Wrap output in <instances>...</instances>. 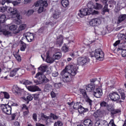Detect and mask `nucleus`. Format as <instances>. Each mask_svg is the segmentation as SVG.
<instances>
[{
	"instance_id": "17",
	"label": "nucleus",
	"mask_w": 126,
	"mask_h": 126,
	"mask_svg": "<svg viewBox=\"0 0 126 126\" xmlns=\"http://www.w3.org/2000/svg\"><path fill=\"white\" fill-rule=\"evenodd\" d=\"M0 34H2L3 35H4V36H7V37H10V36H12V35L11 32L1 29H0Z\"/></svg>"
},
{
	"instance_id": "49",
	"label": "nucleus",
	"mask_w": 126,
	"mask_h": 126,
	"mask_svg": "<svg viewBox=\"0 0 126 126\" xmlns=\"http://www.w3.org/2000/svg\"><path fill=\"white\" fill-rule=\"evenodd\" d=\"M50 118H52V119H53V120H58V119H59V117L57 116V115L51 113L50 114V116H49Z\"/></svg>"
},
{
	"instance_id": "45",
	"label": "nucleus",
	"mask_w": 126,
	"mask_h": 126,
	"mask_svg": "<svg viewBox=\"0 0 126 126\" xmlns=\"http://www.w3.org/2000/svg\"><path fill=\"white\" fill-rule=\"evenodd\" d=\"M121 51V55L123 58H126V49H120Z\"/></svg>"
},
{
	"instance_id": "25",
	"label": "nucleus",
	"mask_w": 126,
	"mask_h": 126,
	"mask_svg": "<svg viewBox=\"0 0 126 126\" xmlns=\"http://www.w3.org/2000/svg\"><path fill=\"white\" fill-rule=\"evenodd\" d=\"M12 91L15 94H18V93H20L21 92V89H20L17 86H14Z\"/></svg>"
},
{
	"instance_id": "48",
	"label": "nucleus",
	"mask_w": 126,
	"mask_h": 126,
	"mask_svg": "<svg viewBox=\"0 0 126 126\" xmlns=\"http://www.w3.org/2000/svg\"><path fill=\"white\" fill-rule=\"evenodd\" d=\"M34 13V10L33 9H30L28 11V12L27 13V16H30L31 15H32Z\"/></svg>"
},
{
	"instance_id": "39",
	"label": "nucleus",
	"mask_w": 126,
	"mask_h": 126,
	"mask_svg": "<svg viewBox=\"0 0 126 126\" xmlns=\"http://www.w3.org/2000/svg\"><path fill=\"white\" fill-rule=\"evenodd\" d=\"M94 7L95 9H101L103 8V5L100 3H96Z\"/></svg>"
},
{
	"instance_id": "27",
	"label": "nucleus",
	"mask_w": 126,
	"mask_h": 126,
	"mask_svg": "<svg viewBox=\"0 0 126 126\" xmlns=\"http://www.w3.org/2000/svg\"><path fill=\"white\" fill-rule=\"evenodd\" d=\"M118 37L119 40H121L122 42H126V35L123 33H119L118 35Z\"/></svg>"
},
{
	"instance_id": "19",
	"label": "nucleus",
	"mask_w": 126,
	"mask_h": 126,
	"mask_svg": "<svg viewBox=\"0 0 126 126\" xmlns=\"http://www.w3.org/2000/svg\"><path fill=\"white\" fill-rule=\"evenodd\" d=\"M83 123L85 126H92L93 125V122L90 119L85 118Z\"/></svg>"
},
{
	"instance_id": "1",
	"label": "nucleus",
	"mask_w": 126,
	"mask_h": 126,
	"mask_svg": "<svg viewBox=\"0 0 126 126\" xmlns=\"http://www.w3.org/2000/svg\"><path fill=\"white\" fill-rule=\"evenodd\" d=\"M78 69V66L74 63H71L66 66L65 68L61 72L62 80L64 83L72 81L73 76L76 75Z\"/></svg>"
},
{
	"instance_id": "41",
	"label": "nucleus",
	"mask_w": 126,
	"mask_h": 126,
	"mask_svg": "<svg viewBox=\"0 0 126 126\" xmlns=\"http://www.w3.org/2000/svg\"><path fill=\"white\" fill-rule=\"evenodd\" d=\"M40 4H42L43 6L44 7H47L48 6V2L45 0H40Z\"/></svg>"
},
{
	"instance_id": "58",
	"label": "nucleus",
	"mask_w": 126,
	"mask_h": 126,
	"mask_svg": "<svg viewBox=\"0 0 126 126\" xmlns=\"http://www.w3.org/2000/svg\"><path fill=\"white\" fill-rule=\"evenodd\" d=\"M39 95H40V94H33V99H34V100H38L39 99Z\"/></svg>"
},
{
	"instance_id": "24",
	"label": "nucleus",
	"mask_w": 126,
	"mask_h": 126,
	"mask_svg": "<svg viewBox=\"0 0 126 126\" xmlns=\"http://www.w3.org/2000/svg\"><path fill=\"white\" fill-rule=\"evenodd\" d=\"M25 28H26V25L22 24V25H20L19 27L18 30L15 31L14 32V34H17L18 33H19L20 31H22V30H24Z\"/></svg>"
},
{
	"instance_id": "46",
	"label": "nucleus",
	"mask_w": 126,
	"mask_h": 126,
	"mask_svg": "<svg viewBox=\"0 0 126 126\" xmlns=\"http://www.w3.org/2000/svg\"><path fill=\"white\" fill-rule=\"evenodd\" d=\"M9 29L10 30L14 31L15 30H16V29H17V26L15 25H12L9 27Z\"/></svg>"
},
{
	"instance_id": "56",
	"label": "nucleus",
	"mask_w": 126,
	"mask_h": 126,
	"mask_svg": "<svg viewBox=\"0 0 126 126\" xmlns=\"http://www.w3.org/2000/svg\"><path fill=\"white\" fill-rule=\"evenodd\" d=\"M49 81H50V80L47 78V77H46V76H45V77L42 81V83H47V82H49Z\"/></svg>"
},
{
	"instance_id": "36",
	"label": "nucleus",
	"mask_w": 126,
	"mask_h": 126,
	"mask_svg": "<svg viewBox=\"0 0 126 126\" xmlns=\"http://www.w3.org/2000/svg\"><path fill=\"white\" fill-rule=\"evenodd\" d=\"M81 105V103L80 102H76L74 103V105L73 106L74 110H78Z\"/></svg>"
},
{
	"instance_id": "30",
	"label": "nucleus",
	"mask_w": 126,
	"mask_h": 126,
	"mask_svg": "<svg viewBox=\"0 0 126 126\" xmlns=\"http://www.w3.org/2000/svg\"><path fill=\"white\" fill-rule=\"evenodd\" d=\"M47 68L48 65H41L39 67H38V69L42 71V72H46Z\"/></svg>"
},
{
	"instance_id": "59",
	"label": "nucleus",
	"mask_w": 126,
	"mask_h": 126,
	"mask_svg": "<svg viewBox=\"0 0 126 126\" xmlns=\"http://www.w3.org/2000/svg\"><path fill=\"white\" fill-rule=\"evenodd\" d=\"M32 119L35 122H37V114L36 113H34L32 115Z\"/></svg>"
},
{
	"instance_id": "16",
	"label": "nucleus",
	"mask_w": 126,
	"mask_h": 126,
	"mask_svg": "<svg viewBox=\"0 0 126 126\" xmlns=\"http://www.w3.org/2000/svg\"><path fill=\"white\" fill-rule=\"evenodd\" d=\"M53 60L54 61L61 60L63 57V54L61 52H58L55 53L53 55Z\"/></svg>"
},
{
	"instance_id": "12",
	"label": "nucleus",
	"mask_w": 126,
	"mask_h": 126,
	"mask_svg": "<svg viewBox=\"0 0 126 126\" xmlns=\"http://www.w3.org/2000/svg\"><path fill=\"white\" fill-rule=\"evenodd\" d=\"M117 23L118 24L120 23H124L125 24L126 23V14L120 15L118 17Z\"/></svg>"
},
{
	"instance_id": "22",
	"label": "nucleus",
	"mask_w": 126,
	"mask_h": 126,
	"mask_svg": "<svg viewBox=\"0 0 126 126\" xmlns=\"http://www.w3.org/2000/svg\"><path fill=\"white\" fill-rule=\"evenodd\" d=\"M52 90H53V86L49 84L45 85L44 88L45 92H49L50 91H52Z\"/></svg>"
},
{
	"instance_id": "47",
	"label": "nucleus",
	"mask_w": 126,
	"mask_h": 126,
	"mask_svg": "<svg viewBox=\"0 0 126 126\" xmlns=\"http://www.w3.org/2000/svg\"><path fill=\"white\" fill-rule=\"evenodd\" d=\"M16 60L18 62H21V57H20V55H18V54L14 55Z\"/></svg>"
},
{
	"instance_id": "20",
	"label": "nucleus",
	"mask_w": 126,
	"mask_h": 126,
	"mask_svg": "<svg viewBox=\"0 0 126 126\" xmlns=\"http://www.w3.org/2000/svg\"><path fill=\"white\" fill-rule=\"evenodd\" d=\"M61 13L59 10H55L53 13V17L54 19H58L61 17Z\"/></svg>"
},
{
	"instance_id": "52",
	"label": "nucleus",
	"mask_w": 126,
	"mask_h": 126,
	"mask_svg": "<svg viewBox=\"0 0 126 126\" xmlns=\"http://www.w3.org/2000/svg\"><path fill=\"white\" fill-rule=\"evenodd\" d=\"M87 6L89 8H92L93 7V2L92 1H89L87 4Z\"/></svg>"
},
{
	"instance_id": "26",
	"label": "nucleus",
	"mask_w": 126,
	"mask_h": 126,
	"mask_svg": "<svg viewBox=\"0 0 126 126\" xmlns=\"http://www.w3.org/2000/svg\"><path fill=\"white\" fill-rule=\"evenodd\" d=\"M120 47L117 49V51H120V50H126V42L123 41L122 43L120 44Z\"/></svg>"
},
{
	"instance_id": "5",
	"label": "nucleus",
	"mask_w": 126,
	"mask_h": 126,
	"mask_svg": "<svg viewBox=\"0 0 126 126\" xmlns=\"http://www.w3.org/2000/svg\"><path fill=\"white\" fill-rule=\"evenodd\" d=\"M0 107L2 110V112L6 115H11V106L8 104H0Z\"/></svg>"
},
{
	"instance_id": "51",
	"label": "nucleus",
	"mask_w": 126,
	"mask_h": 126,
	"mask_svg": "<svg viewBox=\"0 0 126 126\" xmlns=\"http://www.w3.org/2000/svg\"><path fill=\"white\" fill-rule=\"evenodd\" d=\"M44 9H45V8L43 6H40L37 10L38 13H42V12L44 11Z\"/></svg>"
},
{
	"instance_id": "3",
	"label": "nucleus",
	"mask_w": 126,
	"mask_h": 126,
	"mask_svg": "<svg viewBox=\"0 0 126 126\" xmlns=\"http://www.w3.org/2000/svg\"><path fill=\"white\" fill-rule=\"evenodd\" d=\"M94 54L95 59L98 61H104V57L105 55L104 54V52H102V49H96Z\"/></svg>"
},
{
	"instance_id": "28",
	"label": "nucleus",
	"mask_w": 126,
	"mask_h": 126,
	"mask_svg": "<svg viewBox=\"0 0 126 126\" xmlns=\"http://www.w3.org/2000/svg\"><path fill=\"white\" fill-rule=\"evenodd\" d=\"M20 69V67H18L14 68L12 71H11L10 76L11 77H13L15 75H16V73H17V71Z\"/></svg>"
},
{
	"instance_id": "9",
	"label": "nucleus",
	"mask_w": 126,
	"mask_h": 126,
	"mask_svg": "<svg viewBox=\"0 0 126 126\" xmlns=\"http://www.w3.org/2000/svg\"><path fill=\"white\" fill-rule=\"evenodd\" d=\"M55 44L57 45V46H59V47H61L63 44V35L60 34L57 37Z\"/></svg>"
},
{
	"instance_id": "53",
	"label": "nucleus",
	"mask_w": 126,
	"mask_h": 126,
	"mask_svg": "<svg viewBox=\"0 0 126 126\" xmlns=\"http://www.w3.org/2000/svg\"><path fill=\"white\" fill-rule=\"evenodd\" d=\"M41 0H39L37 1H36L34 3V6H35V7H38V6H40V4H41Z\"/></svg>"
},
{
	"instance_id": "61",
	"label": "nucleus",
	"mask_w": 126,
	"mask_h": 126,
	"mask_svg": "<svg viewBox=\"0 0 126 126\" xmlns=\"http://www.w3.org/2000/svg\"><path fill=\"white\" fill-rule=\"evenodd\" d=\"M93 116L94 118H98V117H99V112H94Z\"/></svg>"
},
{
	"instance_id": "8",
	"label": "nucleus",
	"mask_w": 126,
	"mask_h": 126,
	"mask_svg": "<svg viewBox=\"0 0 126 126\" xmlns=\"http://www.w3.org/2000/svg\"><path fill=\"white\" fill-rule=\"evenodd\" d=\"M77 63L80 65H84L89 63V59L84 57H79L77 59Z\"/></svg>"
},
{
	"instance_id": "11",
	"label": "nucleus",
	"mask_w": 126,
	"mask_h": 126,
	"mask_svg": "<svg viewBox=\"0 0 126 126\" xmlns=\"http://www.w3.org/2000/svg\"><path fill=\"white\" fill-rule=\"evenodd\" d=\"M24 36L26 38L28 42H32L34 40V34L31 32H28Z\"/></svg>"
},
{
	"instance_id": "42",
	"label": "nucleus",
	"mask_w": 126,
	"mask_h": 126,
	"mask_svg": "<svg viewBox=\"0 0 126 126\" xmlns=\"http://www.w3.org/2000/svg\"><path fill=\"white\" fill-rule=\"evenodd\" d=\"M1 93H3L4 94V97L5 99H9L10 96L9 94L6 92H1Z\"/></svg>"
},
{
	"instance_id": "37",
	"label": "nucleus",
	"mask_w": 126,
	"mask_h": 126,
	"mask_svg": "<svg viewBox=\"0 0 126 126\" xmlns=\"http://www.w3.org/2000/svg\"><path fill=\"white\" fill-rule=\"evenodd\" d=\"M6 18V17L5 16V15H1L0 16V23H4Z\"/></svg>"
},
{
	"instance_id": "43",
	"label": "nucleus",
	"mask_w": 126,
	"mask_h": 126,
	"mask_svg": "<svg viewBox=\"0 0 126 126\" xmlns=\"http://www.w3.org/2000/svg\"><path fill=\"white\" fill-rule=\"evenodd\" d=\"M119 91L121 94V99L122 100H123L124 101L126 99V94L124 92H121V90H119Z\"/></svg>"
},
{
	"instance_id": "2",
	"label": "nucleus",
	"mask_w": 126,
	"mask_h": 126,
	"mask_svg": "<svg viewBox=\"0 0 126 126\" xmlns=\"http://www.w3.org/2000/svg\"><path fill=\"white\" fill-rule=\"evenodd\" d=\"M94 126H117L115 124L114 119H111L109 124L106 120H98L94 124Z\"/></svg>"
},
{
	"instance_id": "23",
	"label": "nucleus",
	"mask_w": 126,
	"mask_h": 126,
	"mask_svg": "<svg viewBox=\"0 0 126 126\" xmlns=\"http://www.w3.org/2000/svg\"><path fill=\"white\" fill-rule=\"evenodd\" d=\"M94 88H95V86L93 84H89L86 86L85 89L88 92H91L92 90H94Z\"/></svg>"
},
{
	"instance_id": "13",
	"label": "nucleus",
	"mask_w": 126,
	"mask_h": 126,
	"mask_svg": "<svg viewBox=\"0 0 126 126\" xmlns=\"http://www.w3.org/2000/svg\"><path fill=\"white\" fill-rule=\"evenodd\" d=\"M26 88L29 91L31 92H36V91H40V89L37 86H26Z\"/></svg>"
},
{
	"instance_id": "50",
	"label": "nucleus",
	"mask_w": 126,
	"mask_h": 126,
	"mask_svg": "<svg viewBox=\"0 0 126 126\" xmlns=\"http://www.w3.org/2000/svg\"><path fill=\"white\" fill-rule=\"evenodd\" d=\"M54 126H63V122L61 121H57L54 123Z\"/></svg>"
},
{
	"instance_id": "60",
	"label": "nucleus",
	"mask_w": 126,
	"mask_h": 126,
	"mask_svg": "<svg viewBox=\"0 0 126 126\" xmlns=\"http://www.w3.org/2000/svg\"><path fill=\"white\" fill-rule=\"evenodd\" d=\"M22 110H29V108L25 104H23V106L22 107Z\"/></svg>"
},
{
	"instance_id": "4",
	"label": "nucleus",
	"mask_w": 126,
	"mask_h": 126,
	"mask_svg": "<svg viewBox=\"0 0 126 126\" xmlns=\"http://www.w3.org/2000/svg\"><path fill=\"white\" fill-rule=\"evenodd\" d=\"M10 14H16L17 13V9L15 8H11L10 7H0V12H4L6 11Z\"/></svg>"
},
{
	"instance_id": "32",
	"label": "nucleus",
	"mask_w": 126,
	"mask_h": 126,
	"mask_svg": "<svg viewBox=\"0 0 126 126\" xmlns=\"http://www.w3.org/2000/svg\"><path fill=\"white\" fill-rule=\"evenodd\" d=\"M69 3V1L68 0H62L61 4L63 6V7H67L68 6V4Z\"/></svg>"
},
{
	"instance_id": "15",
	"label": "nucleus",
	"mask_w": 126,
	"mask_h": 126,
	"mask_svg": "<svg viewBox=\"0 0 126 126\" xmlns=\"http://www.w3.org/2000/svg\"><path fill=\"white\" fill-rule=\"evenodd\" d=\"M46 63H53L55 62V59H54L53 56H52V57L50 56L49 51L46 53Z\"/></svg>"
},
{
	"instance_id": "14",
	"label": "nucleus",
	"mask_w": 126,
	"mask_h": 126,
	"mask_svg": "<svg viewBox=\"0 0 126 126\" xmlns=\"http://www.w3.org/2000/svg\"><path fill=\"white\" fill-rule=\"evenodd\" d=\"M94 95L96 98H100L101 96L103 95V91H102V89L100 88L96 89L95 91L94 92Z\"/></svg>"
},
{
	"instance_id": "6",
	"label": "nucleus",
	"mask_w": 126,
	"mask_h": 126,
	"mask_svg": "<svg viewBox=\"0 0 126 126\" xmlns=\"http://www.w3.org/2000/svg\"><path fill=\"white\" fill-rule=\"evenodd\" d=\"M109 97L112 100V101H114V102H117V101H119L121 97H120V95L118 93L113 92L109 94Z\"/></svg>"
},
{
	"instance_id": "34",
	"label": "nucleus",
	"mask_w": 126,
	"mask_h": 126,
	"mask_svg": "<svg viewBox=\"0 0 126 126\" xmlns=\"http://www.w3.org/2000/svg\"><path fill=\"white\" fill-rule=\"evenodd\" d=\"M80 94H82L84 98H88V95H87V94L86 93V91L83 89H80Z\"/></svg>"
},
{
	"instance_id": "7",
	"label": "nucleus",
	"mask_w": 126,
	"mask_h": 126,
	"mask_svg": "<svg viewBox=\"0 0 126 126\" xmlns=\"http://www.w3.org/2000/svg\"><path fill=\"white\" fill-rule=\"evenodd\" d=\"M90 10L87 8L82 9L79 10L78 15L80 17H83L84 16H86V15H89L91 12H89Z\"/></svg>"
},
{
	"instance_id": "38",
	"label": "nucleus",
	"mask_w": 126,
	"mask_h": 126,
	"mask_svg": "<svg viewBox=\"0 0 126 126\" xmlns=\"http://www.w3.org/2000/svg\"><path fill=\"white\" fill-rule=\"evenodd\" d=\"M25 49H26V44L23 41H21L20 48L21 51H25Z\"/></svg>"
},
{
	"instance_id": "40",
	"label": "nucleus",
	"mask_w": 126,
	"mask_h": 126,
	"mask_svg": "<svg viewBox=\"0 0 126 126\" xmlns=\"http://www.w3.org/2000/svg\"><path fill=\"white\" fill-rule=\"evenodd\" d=\"M62 51L63 52H64V53H66V52H68V47H67V46L64 45V46H63L62 47Z\"/></svg>"
},
{
	"instance_id": "64",
	"label": "nucleus",
	"mask_w": 126,
	"mask_h": 126,
	"mask_svg": "<svg viewBox=\"0 0 126 126\" xmlns=\"http://www.w3.org/2000/svg\"><path fill=\"white\" fill-rule=\"evenodd\" d=\"M50 95L52 98H56V93H55L54 92H51Z\"/></svg>"
},
{
	"instance_id": "55",
	"label": "nucleus",
	"mask_w": 126,
	"mask_h": 126,
	"mask_svg": "<svg viewBox=\"0 0 126 126\" xmlns=\"http://www.w3.org/2000/svg\"><path fill=\"white\" fill-rule=\"evenodd\" d=\"M122 42H123L122 40H118L117 41H116L115 42V43H114L113 45L114 46V47H117V46H118V45H119V44H122Z\"/></svg>"
},
{
	"instance_id": "57",
	"label": "nucleus",
	"mask_w": 126,
	"mask_h": 126,
	"mask_svg": "<svg viewBox=\"0 0 126 126\" xmlns=\"http://www.w3.org/2000/svg\"><path fill=\"white\" fill-rule=\"evenodd\" d=\"M27 99L29 101H32L33 100V96L31 95H29L27 96Z\"/></svg>"
},
{
	"instance_id": "35",
	"label": "nucleus",
	"mask_w": 126,
	"mask_h": 126,
	"mask_svg": "<svg viewBox=\"0 0 126 126\" xmlns=\"http://www.w3.org/2000/svg\"><path fill=\"white\" fill-rule=\"evenodd\" d=\"M121 113V110L120 109H112L111 110V114L112 115H116V114H119Z\"/></svg>"
},
{
	"instance_id": "29",
	"label": "nucleus",
	"mask_w": 126,
	"mask_h": 126,
	"mask_svg": "<svg viewBox=\"0 0 126 126\" xmlns=\"http://www.w3.org/2000/svg\"><path fill=\"white\" fill-rule=\"evenodd\" d=\"M15 14H16L17 19L15 20V23H16V24H17L18 25H19V24L21 23V20H20L21 19V18H20V14H18L17 12Z\"/></svg>"
},
{
	"instance_id": "62",
	"label": "nucleus",
	"mask_w": 126,
	"mask_h": 126,
	"mask_svg": "<svg viewBox=\"0 0 126 126\" xmlns=\"http://www.w3.org/2000/svg\"><path fill=\"white\" fill-rule=\"evenodd\" d=\"M31 2V0H24L23 1L24 4H28V3H30Z\"/></svg>"
},
{
	"instance_id": "33",
	"label": "nucleus",
	"mask_w": 126,
	"mask_h": 126,
	"mask_svg": "<svg viewBox=\"0 0 126 126\" xmlns=\"http://www.w3.org/2000/svg\"><path fill=\"white\" fill-rule=\"evenodd\" d=\"M109 10L108 9V4H105L103 8L102 9V11L101 12L102 14H105V12H109Z\"/></svg>"
},
{
	"instance_id": "31",
	"label": "nucleus",
	"mask_w": 126,
	"mask_h": 126,
	"mask_svg": "<svg viewBox=\"0 0 126 126\" xmlns=\"http://www.w3.org/2000/svg\"><path fill=\"white\" fill-rule=\"evenodd\" d=\"M40 117L42 121H48L50 119V116H47L44 113H40Z\"/></svg>"
},
{
	"instance_id": "21",
	"label": "nucleus",
	"mask_w": 126,
	"mask_h": 126,
	"mask_svg": "<svg viewBox=\"0 0 126 126\" xmlns=\"http://www.w3.org/2000/svg\"><path fill=\"white\" fill-rule=\"evenodd\" d=\"M78 111L79 113V114H83V113H86V112H88L89 110L88 108H85L81 105V104L80 105L79 108L78 109Z\"/></svg>"
},
{
	"instance_id": "54",
	"label": "nucleus",
	"mask_w": 126,
	"mask_h": 126,
	"mask_svg": "<svg viewBox=\"0 0 126 126\" xmlns=\"http://www.w3.org/2000/svg\"><path fill=\"white\" fill-rule=\"evenodd\" d=\"M100 107L104 108V107H107V102L106 101H102L100 103Z\"/></svg>"
},
{
	"instance_id": "18",
	"label": "nucleus",
	"mask_w": 126,
	"mask_h": 126,
	"mask_svg": "<svg viewBox=\"0 0 126 126\" xmlns=\"http://www.w3.org/2000/svg\"><path fill=\"white\" fill-rule=\"evenodd\" d=\"M99 21L100 20L99 19H93L90 22V25H91V26H97V25L99 24Z\"/></svg>"
},
{
	"instance_id": "10",
	"label": "nucleus",
	"mask_w": 126,
	"mask_h": 126,
	"mask_svg": "<svg viewBox=\"0 0 126 126\" xmlns=\"http://www.w3.org/2000/svg\"><path fill=\"white\" fill-rule=\"evenodd\" d=\"M45 75L43 74V72H38L35 76V78H37L39 77L38 80L39 82L37 83V84H40V83H43V80H44V78L45 77Z\"/></svg>"
},
{
	"instance_id": "44",
	"label": "nucleus",
	"mask_w": 126,
	"mask_h": 126,
	"mask_svg": "<svg viewBox=\"0 0 126 126\" xmlns=\"http://www.w3.org/2000/svg\"><path fill=\"white\" fill-rule=\"evenodd\" d=\"M86 99V102L87 103H88L90 106V107H92V100H91L89 97L88 96V98H85Z\"/></svg>"
},
{
	"instance_id": "63",
	"label": "nucleus",
	"mask_w": 126,
	"mask_h": 126,
	"mask_svg": "<svg viewBox=\"0 0 126 126\" xmlns=\"http://www.w3.org/2000/svg\"><path fill=\"white\" fill-rule=\"evenodd\" d=\"M27 111H24L23 115L25 116H28V114H29V109L26 110Z\"/></svg>"
}]
</instances>
